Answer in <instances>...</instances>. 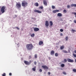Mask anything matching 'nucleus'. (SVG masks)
Returning <instances> with one entry per match:
<instances>
[{"mask_svg":"<svg viewBox=\"0 0 76 76\" xmlns=\"http://www.w3.org/2000/svg\"><path fill=\"white\" fill-rule=\"evenodd\" d=\"M26 47L28 50H32L33 47H34V46L32 44H27L26 45Z\"/></svg>","mask_w":76,"mask_h":76,"instance_id":"f257e3e1","label":"nucleus"},{"mask_svg":"<svg viewBox=\"0 0 76 76\" xmlns=\"http://www.w3.org/2000/svg\"><path fill=\"white\" fill-rule=\"evenodd\" d=\"M21 5L23 7H26L28 6V3L25 1H23L21 3Z\"/></svg>","mask_w":76,"mask_h":76,"instance_id":"f03ea898","label":"nucleus"},{"mask_svg":"<svg viewBox=\"0 0 76 76\" xmlns=\"http://www.w3.org/2000/svg\"><path fill=\"white\" fill-rule=\"evenodd\" d=\"M5 8L6 7H5L4 6H2L1 9V12L2 13H4L5 12V10H5Z\"/></svg>","mask_w":76,"mask_h":76,"instance_id":"7ed1b4c3","label":"nucleus"},{"mask_svg":"<svg viewBox=\"0 0 76 76\" xmlns=\"http://www.w3.org/2000/svg\"><path fill=\"white\" fill-rule=\"evenodd\" d=\"M16 6L18 9H20L21 7V4L20 2L17 3L16 4Z\"/></svg>","mask_w":76,"mask_h":76,"instance_id":"20e7f679","label":"nucleus"},{"mask_svg":"<svg viewBox=\"0 0 76 76\" xmlns=\"http://www.w3.org/2000/svg\"><path fill=\"white\" fill-rule=\"evenodd\" d=\"M24 62L25 64H26V65H29L30 64H31V61H29V62H28V61H24Z\"/></svg>","mask_w":76,"mask_h":76,"instance_id":"39448f33","label":"nucleus"},{"mask_svg":"<svg viewBox=\"0 0 76 76\" xmlns=\"http://www.w3.org/2000/svg\"><path fill=\"white\" fill-rule=\"evenodd\" d=\"M67 61L68 62H69L70 63H73V62H74V60L72 59H71L69 58L67 59Z\"/></svg>","mask_w":76,"mask_h":76,"instance_id":"423d86ee","label":"nucleus"},{"mask_svg":"<svg viewBox=\"0 0 76 76\" xmlns=\"http://www.w3.org/2000/svg\"><path fill=\"white\" fill-rule=\"evenodd\" d=\"M39 30V28L35 27L34 28V32H37V31H38Z\"/></svg>","mask_w":76,"mask_h":76,"instance_id":"0eeeda50","label":"nucleus"},{"mask_svg":"<svg viewBox=\"0 0 76 76\" xmlns=\"http://www.w3.org/2000/svg\"><path fill=\"white\" fill-rule=\"evenodd\" d=\"M42 67L44 69H48V67L46 66H42Z\"/></svg>","mask_w":76,"mask_h":76,"instance_id":"6e6552de","label":"nucleus"},{"mask_svg":"<svg viewBox=\"0 0 76 76\" xmlns=\"http://www.w3.org/2000/svg\"><path fill=\"white\" fill-rule=\"evenodd\" d=\"M34 12H35L36 13H41V11H39L37 10H34Z\"/></svg>","mask_w":76,"mask_h":76,"instance_id":"1a4fd4ad","label":"nucleus"},{"mask_svg":"<svg viewBox=\"0 0 76 76\" xmlns=\"http://www.w3.org/2000/svg\"><path fill=\"white\" fill-rule=\"evenodd\" d=\"M45 25L47 27H48V26H49V23H48V20H46V21L45 23Z\"/></svg>","mask_w":76,"mask_h":76,"instance_id":"9d476101","label":"nucleus"},{"mask_svg":"<svg viewBox=\"0 0 76 76\" xmlns=\"http://www.w3.org/2000/svg\"><path fill=\"white\" fill-rule=\"evenodd\" d=\"M44 44V42L42 41H40L39 42V45H42Z\"/></svg>","mask_w":76,"mask_h":76,"instance_id":"9b49d317","label":"nucleus"},{"mask_svg":"<svg viewBox=\"0 0 76 76\" xmlns=\"http://www.w3.org/2000/svg\"><path fill=\"white\" fill-rule=\"evenodd\" d=\"M43 4L45 5V6H47V1H43Z\"/></svg>","mask_w":76,"mask_h":76,"instance_id":"f8f14e48","label":"nucleus"},{"mask_svg":"<svg viewBox=\"0 0 76 76\" xmlns=\"http://www.w3.org/2000/svg\"><path fill=\"white\" fill-rule=\"evenodd\" d=\"M59 11L58 10H55L53 11V13H57V12H58Z\"/></svg>","mask_w":76,"mask_h":76,"instance_id":"ddd939ff","label":"nucleus"},{"mask_svg":"<svg viewBox=\"0 0 76 76\" xmlns=\"http://www.w3.org/2000/svg\"><path fill=\"white\" fill-rule=\"evenodd\" d=\"M54 51V50H52L50 52V54L51 55H52V56H53L54 54L55 53Z\"/></svg>","mask_w":76,"mask_h":76,"instance_id":"4468645a","label":"nucleus"},{"mask_svg":"<svg viewBox=\"0 0 76 76\" xmlns=\"http://www.w3.org/2000/svg\"><path fill=\"white\" fill-rule=\"evenodd\" d=\"M71 7H76V4H72L71 5Z\"/></svg>","mask_w":76,"mask_h":76,"instance_id":"2eb2a0df","label":"nucleus"},{"mask_svg":"<svg viewBox=\"0 0 76 76\" xmlns=\"http://www.w3.org/2000/svg\"><path fill=\"white\" fill-rule=\"evenodd\" d=\"M53 22L51 21L50 22V26H53Z\"/></svg>","mask_w":76,"mask_h":76,"instance_id":"dca6fc26","label":"nucleus"},{"mask_svg":"<svg viewBox=\"0 0 76 76\" xmlns=\"http://www.w3.org/2000/svg\"><path fill=\"white\" fill-rule=\"evenodd\" d=\"M57 16H62V14H61V13H58L57 14Z\"/></svg>","mask_w":76,"mask_h":76,"instance_id":"f3484780","label":"nucleus"},{"mask_svg":"<svg viewBox=\"0 0 76 76\" xmlns=\"http://www.w3.org/2000/svg\"><path fill=\"white\" fill-rule=\"evenodd\" d=\"M34 5L35 6H36L37 7H38V6H39V5L38 4V3L37 2L36 3L34 4Z\"/></svg>","mask_w":76,"mask_h":76,"instance_id":"a211bd4d","label":"nucleus"},{"mask_svg":"<svg viewBox=\"0 0 76 76\" xmlns=\"http://www.w3.org/2000/svg\"><path fill=\"white\" fill-rule=\"evenodd\" d=\"M31 36L32 37H34L35 36V34H34V33H33L31 35Z\"/></svg>","mask_w":76,"mask_h":76,"instance_id":"6ab92c4d","label":"nucleus"},{"mask_svg":"<svg viewBox=\"0 0 76 76\" xmlns=\"http://www.w3.org/2000/svg\"><path fill=\"white\" fill-rule=\"evenodd\" d=\"M64 48V45H62L60 47V49L61 50H63Z\"/></svg>","mask_w":76,"mask_h":76,"instance_id":"aec40b11","label":"nucleus"},{"mask_svg":"<svg viewBox=\"0 0 76 76\" xmlns=\"http://www.w3.org/2000/svg\"><path fill=\"white\" fill-rule=\"evenodd\" d=\"M32 70L34 71V72H35V70H36L35 69V67H34L33 68H32Z\"/></svg>","mask_w":76,"mask_h":76,"instance_id":"412c9836","label":"nucleus"},{"mask_svg":"<svg viewBox=\"0 0 76 76\" xmlns=\"http://www.w3.org/2000/svg\"><path fill=\"white\" fill-rule=\"evenodd\" d=\"M63 52L64 53H67V52L66 50H63Z\"/></svg>","mask_w":76,"mask_h":76,"instance_id":"4be33fe9","label":"nucleus"},{"mask_svg":"<svg viewBox=\"0 0 76 76\" xmlns=\"http://www.w3.org/2000/svg\"><path fill=\"white\" fill-rule=\"evenodd\" d=\"M61 66L62 67H64V64H62L61 65Z\"/></svg>","mask_w":76,"mask_h":76,"instance_id":"5701e85b","label":"nucleus"},{"mask_svg":"<svg viewBox=\"0 0 76 76\" xmlns=\"http://www.w3.org/2000/svg\"><path fill=\"white\" fill-rule=\"evenodd\" d=\"M58 56V53H55V56L56 57H57V56Z\"/></svg>","mask_w":76,"mask_h":76,"instance_id":"b1692460","label":"nucleus"},{"mask_svg":"<svg viewBox=\"0 0 76 76\" xmlns=\"http://www.w3.org/2000/svg\"><path fill=\"white\" fill-rule=\"evenodd\" d=\"M52 9H55V6L53 5L52 6Z\"/></svg>","mask_w":76,"mask_h":76,"instance_id":"393cba45","label":"nucleus"},{"mask_svg":"<svg viewBox=\"0 0 76 76\" xmlns=\"http://www.w3.org/2000/svg\"><path fill=\"white\" fill-rule=\"evenodd\" d=\"M64 61L65 63H66V62H67V60L66 59H64Z\"/></svg>","mask_w":76,"mask_h":76,"instance_id":"a878e982","label":"nucleus"},{"mask_svg":"<svg viewBox=\"0 0 76 76\" xmlns=\"http://www.w3.org/2000/svg\"><path fill=\"white\" fill-rule=\"evenodd\" d=\"M63 12H64V13H67V11H66V10H64L63 11Z\"/></svg>","mask_w":76,"mask_h":76,"instance_id":"bb28decb","label":"nucleus"},{"mask_svg":"<svg viewBox=\"0 0 76 76\" xmlns=\"http://www.w3.org/2000/svg\"><path fill=\"white\" fill-rule=\"evenodd\" d=\"M65 39H66V41H67V40H68V37H66L65 38Z\"/></svg>","mask_w":76,"mask_h":76,"instance_id":"cd10ccee","label":"nucleus"},{"mask_svg":"<svg viewBox=\"0 0 76 76\" xmlns=\"http://www.w3.org/2000/svg\"><path fill=\"white\" fill-rule=\"evenodd\" d=\"M73 71L74 72H76V69H73Z\"/></svg>","mask_w":76,"mask_h":76,"instance_id":"c85d7f7f","label":"nucleus"},{"mask_svg":"<svg viewBox=\"0 0 76 76\" xmlns=\"http://www.w3.org/2000/svg\"><path fill=\"white\" fill-rule=\"evenodd\" d=\"M34 57L36 58H37V55L35 54L34 56Z\"/></svg>","mask_w":76,"mask_h":76,"instance_id":"c756f323","label":"nucleus"},{"mask_svg":"<svg viewBox=\"0 0 76 76\" xmlns=\"http://www.w3.org/2000/svg\"><path fill=\"white\" fill-rule=\"evenodd\" d=\"M2 76H6V73H4L2 75Z\"/></svg>","mask_w":76,"mask_h":76,"instance_id":"7c9ffc66","label":"nucleus"},{"mask_svg":"<svg viewBox=\"0 0 76 76\" xmlns=\"http://www.w3.org/2000/svg\"><path fill=\"white\" fill-rule=\"evenodd\" d=\"M39 8L41 9H43V7L41 6L39 7Z\"/></svg>","mask_w":76,"mask_h":76,"instance_id":"2f4dec72","label":"nucleus"},{"mask_svg":"<svg viewBox=\"0 0 76 76\" xmlns=\"http://www.w3.org/2000/svg\"><path fill=\"white\" fill-rule=\"evenodd\" d=\"M60 31L61 32H63V29H60Z\"/></svg>","mask_w":76,"mask_h":76,"instance_id":"473e14b6","label":"nucleus"},{"mask_svg":"<svg viewBox=\"0 0 76 76\" xmlns=\"http://www.w3.org/2000/svg\"><path fill=\"white\" fill-rule=\"evenodd\" d=\"M63 74H64V75H66V73L65 72H63Z\"/></svg>","mask_w":76,"mask_h":76,"instance_id":"72a5a7b5","label":"nucleus"},{"mask_svg":"<svg viewBox=\"0 0 76 76\" xmlns=\"http://www.w3.org/2000/svg\"><path fill=\"white\" fill-rule=\"evenodd\" d=\"M70 5H68L67 6V8H70Z\"/></svg>","mask_w":76,"mask_h":76,"instance_id":"f704fd0d","label":"nucleus"},{"mask_svg":"<svg viewBox=\"0 0 76 76\" xmlns=\"http://www.w3.org/2000/svg\"><path fill=\"white\" fill-rule=\"evenodd\" d=\"M73 55L75 57H76V54H73Z\"/></svg>","mask_w":76,"mask_h":76,"instance_id":"c9c22d12","label":"nucleus"},{"mask_svg":"<svg viewBox=\"0 0 76 76\" xmlns=\"http://www.w3.org/2000/svg\"><path fill=\"white\" fill-rule=\"evenodd\" d=\"M72 32H76V31L75 30L73 29H72Z\"/></svg>","mask_w":76,"mask_h":76,"instance_id":"e433bc0d","label":"nucleus"},{"mask_svg":"<svg viewBox=\"0 0 76 76\" xmlns=\"http://www.w3.org/2000/svg\"><path fill=\"white\" fill-rule=\"evenodd\" d=\"M16 28H17V29H18V30H19V27H16Z\"/></svg>","mask_w":76,"mask_h":76,"instance_id":"4c0bfd02","label":"nucleus"},{"mask_svg":"<svg viewBox=\"0 0 76 76\" xmlns=\"http://www.w3.org/2000/svg\"><path fill=\"white\" fill-rule=\"evenodd\" d=\"M39 71L40 72H42V69H40L39 70Z\"/></svg>","mask_w":76,"mask_h":76,"instance_id":"58836bf2","label":"nucleus"},{"mask_svg":"<svg viewBox=\"0 0 76 76\" xmlns=\"http://www.w3.org/2000/svg\"><path fill=\"white\" fill-rule=\"evenodd\" d=\"M34 64H35V65H37V62H36V61H34Z\"/></svg>","mask_w":76,"mask_h":76,"instance_id":"ea45409f","label":"nucleus"},{"mask_svg":"<svg viewBox=\"0 0 76 76\" xmlns=\"http://www.w3.org/2000/svg\"><path fill=\"white\" fill-rule=\"evenodd\" d=\"M74 23H76V20H74Z\"/></svg>","mask_w":76,"mask_h":76,"instance_id":"a19ab883","label":"nucleus"},{"mask_svg":"<svg viewBox=\"0 0 76 76\" xmlns=\"http://www.w3.org/2000/svg\"><path fill=\"white\" fill-rule=\"evenodd\" d=\"M9 75L10 76H11V75H12V73H10L9 74Z\"/></svg>","mask_w":76,"mask_h":76,"instance_id":"79ce46f5","label":"nucleus"},{"mask_svg":"<svg viewBox=\"0 0 76 76\" xmlns=\"http://www.w3.org/2000/svg\"><path fill=\"white\" fill-rule=\"evenodd\" d=\"M60 36H63V34L62 33H61L60 34Z\"/></svg>","mask_w":76,"mask_h":76,"instance_id":"37998d69","label":"nucleus"},{"mask_svg":"<svg viewBox=\"0 0 76 76\" xmlns=\"http://www.w3.org/2000/svg\"><path fill=\"white\" fill-rule=\"evenodd\" d=\"M31 19H35V18H31Z\"/></svg>","mask_w":76,"mask_h":76,"instance_id":"c03bdc74","label":"nucleus"},{"mask_svg":"<svg viewBox=\"0 0 76 76\" xmlns=\"http://www.w3.org/2000/svg\"><path fill=\"white\" fill-rule=\"evenodd\" d=\"M48 74L49 75H50V72H48Z\"/></svg>","mask_w":76,"mask_h":76,"instance_id":"a18cd8bd","label":"nucleus"},{"mask_svg":"<svg viewBox=\"0 0 76 76\" xmlns=\"http://www.w3.org/2000/svg\"><path fill=\"white\" fill-rule=\"evenodd\" d=\"M75 54H76V50L75 51Z\"/></svg>","mask_w":76,"mask_h":76,"instance_id":"49530a36","label":"nucleus"},{"mask_svg":"<svg viewBox=\"0 0 76 76\" xmlns=\"http://www.w3.org/2000/svg\"><path fill=\"white\" fill-rule=\"evenodd\" d=\"M75 62H76V59H75Z\"/></svg>","mask_w":76,"mask_h":76,"instance_id":"de8ad7c7","label":"nucleus"},{"mask_svg":"<svg viewBox=\"0 0 76 76\" xmlns=\"http://www.w3.org/2000/svg\"><path fill=\"white\" fill-rule=\"evenodd\" d=\"M70 21H71V22H72V21L71 20H70Z\"/></svg>","mask_w":76,"mask_h":76,"instance_id":"09e8293b","label":"nucleus"},{"mask_svg":"<svg viewBox=\"0 0 76 76\" xmlns=\"http://www.w3.org/2000/svg\"><path fill=\"white\" fill-rule=\"evenodd\" d=\"M0 8H1V7H0Z\"/></svg>","mask_w":76,"mask_h":76,"instance_id":"8fccbe9b","label":"nucleus"},{"mask_svg":"<svg viewBox=\"0 0 76 76\" xmlns=\"http://www.w3.org/2000/svg\"><path fill=\"white\" fill-rule=\"evenodd\" d=\"M1 14H0V15H1Z\"/></svg>","mask_w":76,"mask_h":76,"instance_id":"3c124183","label":"nucleus"},{"mask_svg":"<svg viewBox=\"0 0 76 76\" xmlns=\"http://www.w3.org/2000/svg\"><path fill=\"white\" fill-rule=\"evenodd\" d=\"M49 59H50V58H49Z\"/></svg>","mask_w":76,"mask_h":76,"instance_id":"603ef678","label":"nucleus"}]
</instances>
